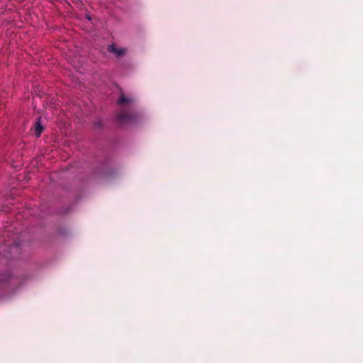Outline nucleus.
I'll return each instance as SVG.
<instances>
[{"instance_id": "nucleus-1", "label": "nucleus", "mask_w": 363, "mask_h": 363, "mask_svg": "<svg viewBox=\"0 0 363 363\" xmlns=\"http://www.w3.org/2000/svg\"><path fill=\"white\" fill-rule=\"evenodd\" d=\"M135 116L134 114L121 112L117 115V121L120 123H131L133 121Z\"/></svg>"}, {"instance_id": "nucleus-2", "label": "nucleus", "mask_w": 363, "mask_h": 363, "mask_svg": "<svg viewBox=\"0 0 363 363\" xmlns=\"http://www.w3.org/2000/svg\"><path fill=\"white\" fill-rule=\"evenodd\" d=\"M108 50L110 52L114 53L117 57H121L123 55L125 52V49L124 48H120L117 49L114 44H111L108 46Z\"/></svg>"}, {"instance_id": "nucleus-3", "label": "nucleus", "mask_w": 363, "mask_h": 363, "mask_svg": "<svg viewBox=\"0 0 363 363\" xmlns=\"http://www.w3.org/2000/svg\"><path fill=\"white\" fill-rule=\"evenodd\" d=\"M40 118H38V121L35 124V134L36 137H40L43 130V125L40 124Z\"/></svg>"}, {"instance_id": "nucleus-4", "label": "nucleus", "mask_w": 363, "mask_h": 363, "mask_svg": "<svg viewBox=\"0 0 363 363\" xmlns=\"http://www.w3.org/2000/svg\"><path fill=\"white\" fill-rule=\"evenodd\" d=\"M130 101L131 100L130 99L125 97V96H121L118 100V104L119 105H123L125 103H129Z\"/></svg>"}, {"instance_id": "nucleus-5", "label": "nucleus", "mask_w": 363, "mask_h": 363, "mask_svg": "<svg viewBox=\"0 0 363 363\" xmlns=\"http://www.w3.org/2000/svg\"><path fill=\"white\" fill-rule=\"evenodd\" d=\"M86 18H87V19H88V20H89V21L91 20V17H90V16H89V15H87V16H86Z\"/></svg>"}]
</instances>
